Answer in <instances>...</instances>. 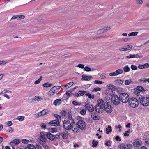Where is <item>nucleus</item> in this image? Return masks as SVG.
Returning a JSON list of instances; mask_svg holds the SVG:
<instances>
[{"label":"nucleus","instance_id":"f257e3e1","mask_svg":"<svg viewBox=\"0 0 149 149\" xmlns=\"http://www.w3.org/2000/svg\"><path fill=\"white\" fill-rule=\"evenodd\" d=\"M63 127L66 130H69L72 129L73 131L75 132H78L79 130V128L77 127V124L75 123H70L68 120H65L63 121Z\"/></svg>","mask_w":149,"mask_h":149},{"label":"nucleus","instance_id":"f03ea898","mask_svg":"<svg viewBox=\"0 0 149 149\" xmlns=\"http://www.w3.org/2000/svg\"><path fill=\"white\" fill-rule=\"evenodd\" d=\"M137 98L140 100V102L142 105L144 106H149V97L138 95Z\"/></svg>","mask_w":149,"mask_h":149},{"label":"nucleus","instance_id":"7ed1b4c3","mask_svg":"<svg viewBox=\"0 0 149 149\" xmlns=\"http://www.w3.org/2000/svg\"><path fill=\"white\" fill-rule=\"evenodd\" d=\"M61 87L59 86H56L52 87L48 92V96L51 97L55 95Z\"/></svg>","mask_w":149,"mask_h":149},{"label":"nucleus","instance_id":"20e7f679","mask_svg":"<svg viewBox=\"0 0 149 149\" xmlns=\"http://www.w3.org/2000/svg\"><path fill=\"white\" fill-rule=\"evenodd\" d=\"M119 97L120 101L123 103H126L129 100V97L128 95L125 93H121Z\"/></svg>","mask_w":149,"mask_h":149},{"label":"nucleus","instance_id":"39448f33","mask_svg":"<svg viewBox=\"0 0 149 149\" xmlns=\"http://www.w3.org/2000/svg\"><path fill=\"white\" fill-rule=\"evenodd\" d=\"M129 101V104L130 106L132 108L136 107L139 105L138 100L136 98H131Z\"/></svg>","mask_w":149,"mask_h":149},{"label":"nucleus","instance_id":"423d86ee","mask_svg":"<svg viewBox=\"0 0 149 149\" xmlns=\"http://www.w3.org/2000/svg\"><path fill=\"white\" fill-rule=\"evenodd\" d=\"M111 102L113 104L116 105H118L120 102L119 97L116 95H112L111 97Z\"/></svg>","mask_w":149,"mask_h":149},{"label":"nucleus","instance_id":"0eeeda50","mask_svg":"<svg viewBox=\"0 0 149 149\" xmlns=\"http://www.w3.org/2000/svg\"><path fill=\"white\" fill-rule=\"evenodd\" d=\"M77 127L81 130H84L86 129V123L83 120H79L77 124Z\"/></svg>","mask_w":149,"mask_h":149},{"label":"nucleus","instance_id":"6e6552de","mask_svg":"<svg viewBox=\"0 0 149 149\" xmlns=\"http://www.w3.org/2000/svg\"><path fill=\"white\" fill-rule=\"evenodd\" d=\"M123 71L122 69H119L116 70L113 72L110 73L109 74V76L111 77L116 76L118 75L123 73Z\"/></svg>","mask_w":149,"mask_h":149},{"label":"nucleus","instance_id":"1a4fd4ad","mask_svg":"<svg viewBox=\"0 0 149 149\" xmlns=\"http://www.w3.org/2000/svg\"><path fill=\"white\" fill-rule=\"evenodd\" d=\"M123 71L122 69H119L116 70L113 72L110 73L109 74V76L111 77L116 76L118 75L123 73Z\"/></svg>","mask_w":149,"mask_h":149},{"label":"nucleus","instance_id":"9d476101","mask_svg":"<svg viewBox=\"0 0 149 149\" xmlns=\"http://www.w3.org/2000/svg\"><path fill=\"white\" fill-rule=\"evenodd\" d=\"M20 142V140L18 139H15L12 141L10 142V144L11 145L12 149H15L14 147L15 146L18 145Z\"/></svg>","mask_w":149,"mask_h":149},{"label":"nucleus","instance_id":"9b49d317","mask_svg":"<svg viewBox=\"0 0 149 149\" xmlns=\"http://www.w3.org/2000/svg\"><path fill=\"white\" fill-rule=\"evenodd\" d=\"M142 143L141 141L137 139L134 140L133 144L134 147H139L141 145Z\"/></svg>","mask_w":149,"mask_h":149},{"label":"nucleus","instance_id":"f8f14e48","mask_svg":"<svg viewBox=\"0 0 149 149\" xmlns=\"http://www.w3.org/2000/svg\"><path fill=\"white\" fill-rule=\"evenodd\" d=\"M85 108L90 112H93L94 110V108L93 105L87 103L84 106Z\"/></svg>","mask_w":149,"mask_h":149},{"label":"nucleus","instance_id":"ddd939ff","mask_svg":"<svg viewBox=\"0 0 149 149\" xmlns=\"http://www.w3.org/2000/svg\"><path fill=\"white\" fill-rule=\"evenodd\" d=\"M104 108L105 110L107 112L111 113L113 111L112 107L111 106L108 104L105 105Z\"/></svg>","mask_w":149,"mask_h":149},{"label":"nucleus","instance_id":"4468645a","mask_svg":"<svg viewBox=\"0 0 149 149\" xmlns=\"http://www.w3.org/2000/svg\"><path fill=\"white\" fill-rule=\"evenodd\" d=\"M104 107L96 105L95 107V111L98 113H101L103 110Z\"/></svg>","mask_w":149,"mask_h":149},{"label":"nucleus","instance_id":"2eb2a0df","mask_svg":"<svg viewBox=\"0 0 149 149\" xmlns=\"http://www.w3.org/2000/svg\"><path fill=\"white\" fill-rule=\"evenodd\" d=\"M48 124L51 126H58L60 125L59 121L56 120H53L49 122Z\"/></svg>","mask_w":149,"mask_h":149},{"label":"nucleus","instance_id":"dca6fc26","mask_svg":"<svg viewBox=\"0 0 149 149\" xmlns=\"http://www.w3.org/2000/svg\"><path fill=\"white\" fill-rule=\"evenodd\" d=\"M48 111L47 109H44L40 112H38L35 114V115L38 116H41L47 114L48 113Z\"/></svg>","mask_w":149,"mask_h":149},{"label":"nucleus","instance_id":"f3484780","mask_svg":"<svg viewBox=\"0 0 149 149\" xmlns=\"http://www.w3.org/2000/svg\"><path fill=\"white\" fill-rule=\"evenodd\" d=\"M40 139L43 142H45L47 141V139L45 136V134L42 132H40Z\"/></svg>","mask_w":149,"mask_h":149},{"label":"nucleus","instance_id":"a211bd4d","mask_svg":"<svg viewBox=\"0 0 149 149\" xmlns=\"http://www.w3.org/2000/svg\"><path fill=\"white\" fill-rule=\"evenodd\" d=\"M96 105L104 107L105 105V102L102 99H99L97 100Z\"/></svg>","mask_w":149,"mask_h":149},{"label":"nucleus","instance_id":"6ab92c4d","mask_svg":"<svg viewBox=\"0 0 149 149\" xmlns=\"http://www.w3.org/2000/svg\"><path fill=\"white\" fill-rule=\"evenodd\" d=\"M43 100V98L42 96H36L32 98V100L35 102H39Z\"/></svg>","mask_w":149,"mask_h":149},{"label":"nucleus","instance_id":"aec40b11","mask_svg":"<svg viewBox=\"0 0 149 149\" xmlns=\"http://www.w3.org/2000/svg\"><path fill=\"white\" fill-rule=\"evenodd\" d=\"M82 79L85 81H88L92 79V76H87L83 74L82 75Z\"/></svg>","mask_w":149,"mask_h":149},{"label":"nucleus","instance_id":"412c9836","mask_svg":"<svg viewBox=\"0 0 149 149\" xmlns=\"http://www.w3.org/2000/svg\"><path fill=\"white\" fill-rule=\"evenodd\" d=\"M91 118L94 120H98L100 119V117L97 115L96 113H92L91 114Z\"/></svg>","mask_w":149,"mask_h":149},{"label":"nucleus","instance_id":"4be33fe9","mask_svg":"<svg viewBox=\"0 0 149 149\" xmlns=\"http://www.w3.org/2000/svg\"><path fill=\"white\" fill-rule=\"evenodd\" d=\"M47 137L51 140H54L55 139L54 136L52 134L49 132H48L47 134Z\"/></svg>","mask_w":149,"mask_h":149},{"label":"nucleus","instance_id":"5701e85b","mask_svg":"<svg viewBox=\"0 0 149 149\" xmlns=\"http://www.w3.org/2000/svg\"><path fill=\"white\" fill-rule=\"evenodd\" d=\"M61 103V100L60 99H57L54 102L53 104L55 105H59Z\"/></svg>","mask_w":149,"mask_h":149},{"label":"nucleus","instance_id":"b1692460","mask_svg":"<svg viewBox=\"0 0 149 149\" xmlns=\"http://www.w3.org/2000/svg\"><path fill=\"white\" fill-rule=\"evenodd\" d=\"M24 149H36L34 146L32 144L27 145L26 147Z\"/></svg>","mask_w":149,"mask_h":149},{"label":"nucleus","instance_id":"393cba45","mask_svg":"<svg viewBox=\"0 0 149 149\" xmlns=\"http://www.w3.org/2000/svg\"><path fill=\"white\" fill-rule=\"evenodd\" d=\"M130 70V67L127 65L124 66L123 68V71L125 72H129Z\"/></svg>","mask_w":149,"mask_h":149},{"label":"nucleus","instance_id":"a878e982","mask_svg":"<svg viewBox=\"0 0 149 149\" xmlns=\"http://www.w3.org/2000/svg\"><path fill=\"white\" fill-rule=\"evenodd\" d=\"M107 87L108 88L111 89L112 91L115 90V86L111 84L107 85Z\"/></svg>","mask_w":149,"mask_h":149},{"label":"nucleus","instance_id":"bb28decb","mask_svg":"<svg viewBox=\"0 0 149 149\" xmlns=\"http://www.w3.org/2000/svg\"><path fill=\"white\" fill-rule=\"evenodd\" d=\"M52 86V84L50 83L49 82L45 83L43 84V86L45 87H49Z\"/></svg>","mask_w":149,"mask_h":149},{"label":"nucleus","instance_id":"cd10ccee","mask_svg":"<svg viewBox=\"0 0 149 149\" xmlns=\"http://www.w3.org/2000/svg\"><path fill=\"white\" fill-rule=\"evenodd\" d=\"M24 118L25 117L24 116H17V117L15 119L18 120L20 121H22L24 120Z\"/></svg>","mask_w":149,"mask_h":149},{"label":"nucleus","instance_id":"c85d7f7f","mask_svg":"<svg viewBox=\"0 0 149 149\" xmlns=\"http://www.w3.org/2000/svg\"><path fill=\"white\" fill-rule=\"evenodd\" d=\"M73 82H70L68 83L65 84L64 85V87L65 88H67L71 87L73 84Z\"/></svg>","mask_w":149,"mask_h":149},{"label":"nucleus","instance_id":"c756f323","mask_svg":"<svg viewBox=\"0 0 149 149\" xmlns=\"http://www.w3.org/2000/svg\"><path fill=\"white\" fill-rule=\"evenodd\" d=\"M84 70L87 72H89L91 71H94V69L93 68H92L91 69V68L88 66H85L84 68Z\"/></svg>","mask_w":149,"mask_h":149},{"label":"nucleus","instance_id":"7c9ffc66","mask_svg":"<svg viewBox=\"0 0 149 149\" xmlns=\"http://www.w3.org/2000/svg\"><path fill=\"white\" fill-rule=\"evenodd\" d=\"M106 131L107 134H109V133L111 132L112 129L111 128V126L108 125L107 128L106 129Z\"/></svg>","mask_w":149,"mask_h":149},{"label":"nucleus","instance_id":"2f4dec72","mask_svg":"<svg viewBox=\"0 0 149 149\" xmlns=\"http://www.w3.org/2000/svg\"><path fill=\"white\" fill-rule=\"evenodd\" d=\"M138 32H132L129 33L128 35L129 36H136L138 34Z\"/></svg>","mask_w":149,"mask_h":149},{"label":"nucleus","instance_id":"473e14b6","mask_svg":"<svg viewBox=\"0 0 149 149\" xmlns=\"http://www.w3.org/2000/svg\"><path fill=\"white\" fill-rule=\"evenodd\" d=\"M98 143V142L97 141H96L95 140H93L92 141V147H96Z\"/></svg>","mask_w":149,"mask_h":149},{"label":"nucleus","instance_id":"72a5a7b5","mask_svg":"<svg viewBox=\"0 0 149 149\" xmlns=\"http://www.w3.org/2000/svg\"><path fill=\"white\" fill-rule=\"evenodd\" d=\"M132 81L131 79L126 80L125 81V84L126 85H129L132 82Z\"/></svg>","mask_w":149,"mask_h":149},{"label":"nucleus","instance_id":"f704fd0d","mask_svg":"<svg viewBox=\"0 0 149 149\" xmlns=\"http://www.w3.org/2000/svg\"><path fill=\"white\" fill-rule=\"evenodd\" d=\"M72 104L75 106H80L81 105V104L80 103L78 102H76L75 101H73L72 102Z\"/></svg>","mask_w":149,"mask_h":149},{"label":"nucleus","instance_id":"c9c22d12","mask_svg":"<svg viewBox=\"0 0 149 149\" xmlns=\"http://www.w3.org/2000/svg\"><path fill=\"white\" fill-rule=\"evenodd\" d=\"M138 89L139 91L141 92H144L145 91V90L144 88L142 86H139L138 87Z\"/></svg>","mask_w":149,"mask_h":149},{"label":"nucleus","instance_id":"e433bc0d","mask_svg":"<svg viewBox=\"0 0 149 149\" xmlns=\"http://www.w3.org/2000/svg\"><path fill=\"white\" fill-rule=\"evenodd\" d=\"M148 79L146 78H141L139 80V81L141 82H142L143 83H145L146 82H148Z\"/></svg>","mask_w":149,"mask_h":149},{"label":"nucleus","instance_id":"4c0bfd02","mask_svg":"<svg viewBox=\"0 0 149 149\" xmlns=\"http://www.w3.org/2000/svg\"><path fill=\"white\" fill-rule=\"evenodd\" d=\"M12 93V91L10 90L5 89L3 91H2L1 93L0 94L5 93Z\"/></svg>","mask_w":149,"mask_h":149},{"label":"nucleus","instance_id":"58836bf2","mask_svg":"<svg viewBox=\"0 0 149 149\" xmlns=\"http://www.w3.org/2000/svg\"><path fill=\"white\" fill-rule=\"evenodd\" d=\"M42 77L41 76L36 81L34 82V84H39L40 81L42 80Z\"/></svg>","mask_w":149,"mask_h":149},{"label":"nucleus","instance_id":"ea45409f","mask_svg":"<svg viewBox=\"0 0 149 149\" xmlns=\"http://www.w3.org/2000/svg\"><path fill=\"white\" fill-rule=\"evenodd\" d=\"M61 136L64 139H67L68 137L67 134L65 133H63L61 134Z\"/></svg>","mask_w":149,"mask_h":149},{"label":"nucleus","instance_id":"a19ab883","mask_svg":"<svg viewBox=\"0 0 149 149\" xmlns=\"http://www.w3.org/2000/svg\"><path fill=\"white\" fill-rule=\"evenodd\" d=\"M104 28L98 30L97 31V33L98 34H100L104 32H105V31L104 30Z\"/></svg>","mask_w":149,"mask_h":149},{"label":"nucleus","instance_id":"79ce46f5","mask_svg":"<svg viewBox=\"0 0 149 149\" xmlns=\"http://www.w3.org/2000/svg\"><path fill=\"white\" fill-rule=\"evenodd\" d=\"M29 142V140H27L26 139H24L22 140V142L24 144H27Z\"/></svg>","mask_w":149,"mask_h":149},{"label":"nucleus","instance_id":"37998d69","mask_svg":"<svg viewBox=\"0 0 149 149\" xmlns=\"http://www.w3.org/2000/svg\"><path fill=\"white\" fill-rule=\"evenodd\" d=\"M101 90V88H100L97 87L94 88L93 90L92 91L94 92H95L97 91H100Z\"/></svg>","mask_w":149,"mask_h":149},{"label":"nucleus","instance_id":"c03bdc74","mask_svg":"<svg viewBox=\"0 0 149 149\" xmlns=\"http://www.w3.org/2000/svg\"><path fill=\"white\" fill-rule=\"evenodd\" d=\"M55 117L57 119V120H58L59 121V120H61V116L58 115L57 114H55L54 115Z\"/></svg>","mask_w":149,"mask_h":149},{"label":"nucleus","instance_id":"a18cd8bd","mask_svg":"<svg viewBox=\"0 0 149 149\" xmlns=\"http://www.w3.org/2000/svg\"><path fill=\"white\" fill-rule=\"evenodd\" d=\"M55 117L57 119V120H58L59 121V120H61V116L58 115L57 114H55L54 115Z\"/></svg>","mask_w":149,"mask_h":149},{"label":"nucleus","instance_id":"49530a36","mask_svg":"<svg viewBox=\"0 0 149 149\" xmlns=\"http://www.w3.org/2000/svg\"><path fill=\"white\" fill-rule=\"evenodd\" d=\"M55 117L57 119V120H58L59 121V120H61V116L58 115L57 114H55L54 115Z\"/></svg>","mask_w":149,"mask_h":149},{"label":"nucleus","instance_id":"de8ad7c7","mask_svg":"<svg viewBox=\"0 0 149 149\" xmlns=\"http://www.w3.org/2000/svg\"><path fill=\"white\" fill-rule=\"evenodd\" d=\"M130 68L133 70H136L138 69V67L137 66L134 65H132L131 66Z\"/></svg>","mask_w":149,"mask_h":149},{"label":"nucleus","instance_id":"09e8293b","mask_svg":"<svg viewBox=\"0 0 149 149\" xmlns=\"http://www.w3.org/2000/svg\"><path fill=\"white\" fill-rule=\"evenodd\" d=\"M111 26H106V27H104V30L105 31V32H106L107 31H109L111 29Z\"/></svg>","mask_w":149,"mask_h":149},{"label":"nucleus","instance_id":"8fccbe9b","mask_svg":"<svg viewBox=\"0 0 149 149\" xmlns=\"http://www.w3.org/2000/svg\"><path fill=\"white\" fill-rule=\"evenodd\" d=\"M80 113L81 115H85L86 113V110L84 109H82L80 111Z\"/></svg>","mask_w":149,"mask_h":149},{"label":"nucleus","instance_id":"3c124183","mask_svg":"<svg viewBox=\"0 0 149 149\" xmlns=\"http://www.w3.org/2000/svg\"><path fill=\"white\" fill-rule=\"evenodd\" d=\"M94 83L95 84H102L103 82L101 81H99L98 80H95L94 81Z\"/></svg>","mask_w":149,"mask_h":149},{"label":"nucleus","instance_id":"603ef678","mask_svg":"<svg viewBox=\"0 0 149 149\" xmlns=\"http://www.w3.org/2000/svg\"><path fill=\"white\" fill-rule=\"evenodd\" d=\"M120 148L122 149H127L126 145L124 144H121L120 145Z\"/></svg>","mask_w":149,"mask_h":149},{"label":"nucleus","instance_id":"864d4df0","mask_svg":"<svg viewBox=\"0 0 149 149\" xmlns=\"http://www.w3.org/2000/svg\"><path fill=\"white\" fill-rule=\"evenodd\" d=\"M127 59L134 58V54H130L126 57Z\"/></svg>","mask_w":149,"mask_h":149},{"label":"nucleus","instance_id":"5fc2aeb1","mask_svg":"<svg viewBox=\"0 0 149 149\" xmlns=\"http://www.w3.org/2000/svg\"><path fill=\"white\" fill-rule=\"evenodd\" d=\"M143 57V56L142 55H139L138 54H134V58H141Z\"/></svg>","mask_w":149,"mask_h":149},{"label":"nucleus","instance_id":"6e6d98bb","mask_svg":"<svg viewBox=\"0 0 149 149\" xmlns=\"http://www.w3.org/2000/svg\"><path fill=\"white\" fill-rule=\"evenodd\" d=\"M17 16V18L18 19H23L24 18V16L22 15H18Z\"/></svg>","mask_w":149,"mask_h":149},{"label":"nucleus","instance_id":"4d7b16f0","mask_svg":"<svg viewBox=\"0 0 149 149\" xmlns=\"http://www.w3.org/2000/svg\"><path fill=\"white\" fill-rule=\"evenodd\" d=\"M143 68L144 69H146L148 68L149 67V64L146 63L143 65Z\"/></svg>","mask_w":149,"mask_h":149},{"label":"nucleus","instance_id":"13d9d810","mask_svg":"<svg viewBox=\"0 0 149 149\" xmlns=\"http://www.w3.org/2000/svg\"><path fill=\"white\" fill-rule=\"evenodd\" d=\"M134 94H135L137 95V96L138 95H138V94H139V92L138 89H136L135 90H134Z\"/></svg>","mask_w":149,"mask_h":149},{"label":"nucleus","instance_id":"bf43d9fd","mask_svg":"<svg viewBox=\"0 0 149 149\" xmlns=\"http://www.w3.org/2000/svg\"><path fill=\"white\" fill-rule=\"evenodd\" d=\"M85 92H86V91H79V94L81 96L84 95Z\"/></svg>","mask_w":149,"mask_h":149},{"label":"nucleus","instance_id":"052dcab7","mask_svg":"<svg viewBox=\"0 0 149 149\" xmlns=\"http://www.w3.org/2000/svg\"><path fill=\"white\" fill-rule=\"evenodd\" d=\"M126 146L127 149H130L132 147V145L129 144H126Z\"/></svg>","mask_w":149,"mask_h":149},{"label":"nucleus","instance_id":"680f3d73","mask_svg":"<svg viewBox=\"0 0 149 149\" xmlns=\"http://www.w3.org/2000/svg\"><path fill=\"white\" fill-rule=\"evenodd\" d=\"M136 2L138 4H141L143 3V1L142 0H136Z\"/></svg>","mask_w":149,"mask_h":149},{"label":"nucleus","instance_id":"e2e57ef3","mask_svg":"<svg viewBox=\"0 0 149 149\" xmlns=\"http://www.w3.org/2000/svg\"><path fill=\"white\" fill-rule=\"evenodd\" d=\"M40 126L42 128L44 129L46 128V125L45 123H42L40 125Z\"/></svg>","mask_w":149,"mask_h":149},{"label":"nucleus","instance_id":"0e129e2a","mask_svg":"<svg viewBox=\"0 0 149 149\" xmlns=\"http://www.w3.org/2000/svg\"><path fill=\"white\" fill-rule=\"evenodd\" d=\"M77 67L83 69L84 68V65L83 64H79L77 65Z\"/></svg>","mask_w":149,"mask_h":149},{"label":"nucleus","instance_id":"69168bd1","mask_svg":"<svg viewBox=\"0 0 149 149\" xmlns=\"http://www.w3.org/2000/svg\"><path fill=\"white\" fill-rule=\"evenodd\" d=\"M117 82L119 84H123V81L122 80H120V79H117L116 80Z\"/></svg>","mask_w":149,"mask_h":149},{"label":"nucleus","instance_id":"338daca9","mask_svg":"<svg viewBox=\"0 0 149 149\" xmlns=\"http://www.w3.org/2000/svg\"><path fill=\"white\" fill-rule=\"evenodd\" d=\"M43 146L45 149H49V147L46 144L44 143L42 144Z\"/></svg>","mask_w":149,"mask_h":149},{"label":"nucleus","instance_id":"774afa93","mask_svg":"<svg viewBox=\"0 0 149 149\" xmlns=\"http://www.w3.org/2000/svg\"><path fill=\"white\" fill-rule=\"evenodd\" d=\"M71 94H72L71 92L70 91H68L66 92V94L67 96H70Z\"/></svg>","mask_w":149,"mask_h":149}]
</instances>
